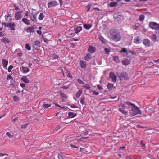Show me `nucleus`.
Here are the masks:
<instances>
[{
    "label": "nucleus",
    "mask_w": 159,
    "mask_h": 159,
    "mask_svg": "<svg viewBox=\"0 0 159 159\" xmlns=\"http://www.w3.org/2000/svg\"><path fill=\"white\" fill-rule=\"evenodd\" d=\"M124 103L128 106H125L124 104H120L119 106V111L125 115H127L128 113V111L125 110L126 107L130 109L129 113L132 116L138 114H141V111L139 108L134 104L128 101L125 102Z\"/></svg>",
    "instance_id": "1"
},
{
    "label": "nucleus",
    "mask_w": 159,
    "mask_h": 159,
    "mask_svg": "<svg viewBox=\"0 0 159 159\" xmlns=\"http://www.w3.org/2000/svg\"><path fill=\"white\" fill-rule=\"evenodd\" d=\"M108 36L110 39L115 42L119 41L121 39V36L119 32L113 29H110Z\"/></svg>",
    "instance_id": "2"
},
{
    "label": "nucleus",
    "mask_w": 159,
    "mask_h": 159,
    "mask_svg": "<svg viewBox=\"0 0 159 159\" xmlns=\"http://www.w3.org/2000/svg\"><path fill=\"white\" fill-rule=\"evenodd\" d=\"M77 80L79 84H82V85H81L82 87H84L86 89L89 90V91H90L91 87L88 84H85V83L83 82L81 79L79 78L77 79Z\"/></svg>",
    "instance_id": "3"
},
{
    "label": "nucleus",
    "mask_w": 159,
    "mask_h": 159,
    "mask_svg": "<svg viewBox=\"0 0 159 159\" xmlns=\"http://www.w3.org/2000/svg\"><path fill=\"white\" fill-rule=\"evenodd\" d=\"M130 78L127 73L125 72H122L120 76V80L121 81L125 80H128Z\"/></svg>",
    "instance_id": "4"
},
{
    "label": "nucleus",
    "mask_w": 159,
    "mask_h": 159,
    "mask_svg": "<svg viewBox=\"0 0 159 159\" xmlns=\"http://www.w3.org/2000/svg\"><path fill=\"white\" fill-rule=\"evenodd\" d=\"M79 131L81 135H87L88 134V132L85 128L82 126L80 127L79 128Z\"/></svg>",
    "instance_id": "5"
},
{
    "label": "nucleus",
    "mask_w": 159,
    "mask_h": 159,
    "mask_svg": "<svg viewBox=\"0 0 159 159\" xmlns=\"http://www.w3.org/2000/svg\"><path fill=\"white\" fill-rule=\"evenodd\" d=\"M150 27L152 29L156 30L159 29V24L154 22H151L149 24Z\"/></svg>",
    "instance_id": "6"
},
{
    "label": "nucleus",
    "mask_w": 159,
    "mask_h": 159,
    "mask_svg": "<svg viewBox=\"0 0 159 159\" xmlns=\"http://www.w3.org/2000/svg\"><path fill=\"white\" fill-rule=\"evenodd\" d=\"M109 77L111 79L113 82H115L116 81L117 76L113 72H111L110 73Z\"/></svg>",
    "instance_id": "7"
},
{
    "label": "nucleus",
    "mask_w": 159,
    "mask_h": 159,
    "mask_svg": "<svg viewBox=\"0 0 159 159\" xmlns=\"http://www.w3.org/2000/svg\"><path fill=\"white\" fill-rule=\"evenodd\" d=\"M143 44L146 47H149L151 45V42L148 39H144L143 42Z\"/></svg>",
    "instance_id": "8"
},
{
    "label": "nucleus",
    "mask_w": 159,
    "mask_h": 159,
    "mask_svg": "<svg viewBox=\"0 0 159 159\" xmlns=\"http://www.w3.org/2000/svg\"><path fill=\"white\" fill-rule=\"evenodd\" d=\"M15 26V25L14 23L13 22L7 23L5 25L6 27H9L11 30H15L14 27Z\"/></svg>",
    "instance_id": "9"
},
{
    "label": "nucleus",
    "mask_w": 159,
    "mask_h": 159,
    "mask_svg": "<svg viewBox=\"0 0 159 159\" xmlns=\"http://www.w3.org/2000/svg\"><path fill=\"white\" fill-rule=\"evenodd\" d=\"M40 42L38 41H35L33 43V47L36 50H39L40 49Z\"/></svg>",
    "instance_id": "10"
},
{
    "label": "nucleus",
    "mask_w": 159,
    "mask_h": 159,
    "mask_svg": "<svg viewBox=\"0 0 159 159\" xmlns=\"http://www.w3.org/2000/svg\"><path fill=\"white\" fill-rule=\"evenodd\" d=\"M21 12L17 11L15 14V17L16 20H18L21 19L22 17V15L21 14Z\"/></svg>",
    "instance_id": "11"
},
{
    "label": "nucleus",
    "mask_w": 159,
    "mask_h": 159,
    "mask_svg": "<svg viewBox=\"0 0 159 159\" xmlns=\"http://www.w3.org/2000/svg\"><path fill=\"white\" fill-rule=\"evenodd\" d=\"M87 51L90 53H94L96 51V49L94 47L91 45H89Z\"/></svg>",
    "instance_id": "12"
},
{
    "label": "nucleus",
    "mask_w": 159,
    "mask_h": 159,
    "mask_svg": "<svg viewBox=\"0 0 159 159\" xmlns=\"http://www.w3.org/2000/svg\"><path fill=\"white\" fill-rule=\"evenodd\" d=\"M57 5V2L56 1H51L48 4V8L54 7Z\"/></svg>",
    "instance_id": "13"
},
{
    "label": "nucleus",
    "mask_w": 159,
    "mask_h": 159,
    "mask_svg": "<svg viewBox=\"0 0 159 159\" xmlns=\"http://www.w3.org/2000/svg\"><path fill=\"white\" fill-rule=\"evenodd\" d=\"M59 94H60V97H61V98L62 100V102L64 101L65 99H66L67 98V96L64 93L62 92L61 91L59 92Z\"/></svg>",
    "instance_id": "14"
},
{
    "label": "nucleus",
    "mask_w": 159,
    "mask_h": 159,
    "mask_svg": "<svg viewBox=\"0 0 159 159\" xmlns=\"http://www.w3.org/2000/svg\"><path fill=\"white\" fill-rule=\"evenodd\" d=\"M1 41L5 44H8L10 42V40L8 38L6 37H2L1 40Z\"/></svg>",
    "instance_id": "15"
},
{
    "label": "nucleus",
    "mask_w": 159,
    "mask_h": 159,
    "mask_svg": "<svg viewBox=\"0 0 159 159\" xmlns=\"http://www.w3.org/2000/svg\"><path fill=\"white\" fill-rule=\"evenodd\" d=\"M134 42L136 44H138L141 43V39L140 37L137 36L135 37L134 39Z\"/></svg>",
    "instance_id": "16"
},
{
    "label": "nucleus",
    "mask_w": 159,
    "mask_h": 159,
    "mask_svg": "<svg viewBox=\"0 0 159 159\" xmlns=\"http://www.w3.org/2000/svg\"><path fill=\"white\" fill-rule=\"evenodd\" d=\"M8 61L4 59H2V64L3 68L5 69H7V67L8 64Z\"/></svg>",
    "instance_id": "17"
},
{
    "label": "nucleus",
    "mask_w": 159,
    "mask_h": 159,
    "mask_svg": "<svg viewBox=\"0 0 159 159\" xmlns=\"http://www.w3.org/2000/svg\"><path fill=\"white\" fill-rule=\"evenodd\" d=\"M21 80L25 83L28 84L29 82V80L26 76H23L20 78Z\"/></svg>",
    "instance_id": "18"
},
{
    "label": "nucleus",
    "mask_w": 159,
    "mask_h": 159,
    "mask_svg": "<svg viewBox=\"0 0 159 159\" xmlns=\"http://www.w3.org/2000/svg\"><path fill=\"white\" fill-rule=\"evenodd\" d=\"M82 30L81 26H77L74 28V30L76 34L79 33Z\"/></svg>",
    "instance_id": "19"
},
{
    "label": "nucleus",
    "mask_w": 159,
    "mask_h": 159,
    "mask_svg": "<svg viewBox=\"0 0 159 159\" xmlns=\"http://www.w3.org/2000/svg\"><path fill=\"white\" fill-rule=\"evenodd\" d=\"M107 88L109 90H111L114 89L115 87L113 84L108 83L107 85Z\"/></svg>",
    "instance_id": "20"
},
{
    "label": "nucleus",
    "mask_w": 159,
    "mask_h": 159,
    "mask_svg": "<svg viewBox=\"0 0 159 159\" xmlns=\"http://www.w3.org/2000/svg\"><path fill=\"white\" fill-rule=\"evenodd\" d=\"M11 14L8 13L6 15L5 17L6 20L7 22H10L11 20Z\"/></svg>",
    "instance_id": "21"
},
{
    "label": "nucleus",
    "mask_w": 159,
    "mask_h": 159,
    "mask_svg": "<svg viewBox=\"0 0 159 159\" xmlns=\"http://www.w3.org/2000/svg\"><path fill=\"white\" fill-rule=\"evenodd\" d=\"M21 68L22 69V72L23 73H27L30 71V69L27 67L22 66Z\"/></svg>",
    "instance_id": "22"
},
{
    "label": "nucleus",
    "mask_w": 159,
    "mask_h": 159,
    "mask_svg": "<svg viewBox=\"0 0 159 159\" xmlns=\"http://www.w3.org/2000/svg\"><path fill=\"white\" fill-rule=\"evenodd\" d=\"M92 58V56L90 53H87L84 57V60L87 61H89Z\"/></svg>",
    "instance_id": "23"
},
{
    "label": "nucleus",
    "mask_w": 159,
    "mask_h": 159,
    "mask_svg": "<svg viewBox=\"0 0 159 159\" xmlns=\"http://www.w3.org/2000/svg\"><path fill=\"white\" fill-rule=\"evenodd\" d=\"M123 64L125 65H128L130 63V61L128 59H125L122 61Z\"/></svg>",
    "instance_id": "24"
},
{
    "label": "nucleus",
    "mask_w": 159,
    "mask_h": 159,
    "mask_svg": "<svg viewBox=\"0 0 159 159\" xmlns=\"http://www.w3.org/2000/svg\"><path fill=\"white\" fill-rule=\"evenodd\" d=\"M34 28L33 27H29L26 30L27 32L31 33L34 31Z\"/></svg>",
    "instance_id": "25"
},
{
    "label": "nucleus",
    "mask_w": 159,
    "mask_h": 159,
    "mask_svg": "<svg viewBox=\"0 0 159 159\" xmlns=\"http://www.w3.org/2000/svg\"><path fill=\"white\" fill-rule=\"evenodd\" d=\"M82 90L81 89L79 90L76 93L75 96L77 98H78L82 94Z\"/></svg>",
    "instance_id": "26"
},
{
    "label": "nucleus",
    "mask_w": 159,
    "mask_h": 159,
    "mask_svg": "<svg viewBox=\"0 0 159 159\" xmlns=\"http://www.w3.org/2000/svg\"><path fill=\"white\" fill-rule=\"evenodd\" d=\"M30 19L33 21H35L36 20V16L34 14L32 13L30 15Z\"/></svg>",
    "instance_id": "27"
},
{
    "label": "nucleus",
    "mask_w": 159,
    "mask_h": 159,
    "mask_svg": "<svg viewBox=\"0 0 159 159\" xmlns=\"http://www.w3.org/2000/svg\"><path fill=\"white\" fill-rule=\"evenodd\" d=\"M117 4L118 3L117 2H112L109 3V5L111 7H113L116 6Z\"/></svg>",
    "instance_id": "28"
},
{
    "label": "nucleus",
    "mask_w": 159,
    "mask_h": 159,
    "mask_svg": "<svg viewBox=\"0 0 159 159\" xmlns=\"http://www.w3.org/2000/svg\"><path fill=\"white\" fill-rule=\"evenodd\" d=\"M84 28L87 30L89 29L92 27V25L90 24H83Z\"/></svg>",
    "instance_id": "29"
},
{
    "label": "nucleus",
    "mask_w": 159,
    "mask_h": 159,
    "mask_svg": "<svg viewBox=\"0 0 159 159\" xmlns=\"http://www.w3.org/2000/svg\"><path fill=\"white\" fill-rule=\"evenodd\" d=\"M76 116V114L71 112H69L68 113L69 116L71 118H72Z\"/></svg>",
    "instance_id": "30"
},
{
    "label": "nucleus",
    "mask_w": 159,
    "mask_h": 159,
    "mask_svg": "<svg viewBox=\"0 0 159 159\" xmlns=\"http://www.w3.org/2000/svg\"><path fill=\"white\" fill-rule=\"evenodd\" d=\"M51 106V105L48 104H45V102L42 105V107L44 109L48 108Z\"/></svg>",
    "instance_id": "31"
},
{
    "label": "nucleus",
    "mask_w": 159,
    "mask_h": 159,
    "mask_svg": "<svg viewBox=\"0 0 159 159\" xmlns=\"http://www.w3.org/2000/svg\"><path fill=\"white\" fill-rule=\"evenodd\" d=\"M22 21L25 23V24H26L27 25H29L30 23L29 22V20L27 19L26 18H23L22 19Z\"/></svg>",
    "instance_id": "32"
},
{
    "label": "nucleus",
    "mask_w": 159,
    "mask_h": 159,
    "mask_svg": "<svg viewBox=\"0 0 159 159\" xmlns=\"http://www.w3.org/2000/svg\"><path fill=\"white\" fill-rule=\"evenodd\" d=\"M80 66L82 68H84L86 67V65L85 62H84L82 61H80Z\"/></svg>",
    "instance_id": "33"
},
{
    "label": "nucleus",
    "mask_w": 159,
    "mask_h": 159,
    "mask_svg": "<svg viewBox=\"0 0 159 159\" xmlns=\"http://www.w3.org/2000/svg\"><path fill=\"white\" fill-rule=\"evenodd\" d=\"M151 38L152 40L154 41H157V37L156 35L153 34H152L151 36Z\"/></svg>",
    "instance_id": "34"
},
{
    "label": "nucleus",
    "mask_w": 159,
    "mask_h": 159,
    "mask_svg": "<svg viewBox=\"0 0 159 159\" xmlns=\"http://www.w3.org/2000/svg\"><path fill=\"white\" fill-rule=\"evenodd\" d=\"M100 40L104 43H106L107 42V40L102 36H100Z\"/></svg>",
    "instance_id": "35"
},
{
    "label": "nucleus",
    "mask_w": 159,
    "mask_h": 159,
    "mask_svg": "<svg viewBox=\"0 0 159 159\" xmlns=\"http://www.w3.org/2000/svg\"><path fill=\"white\" fill-rule=\"evenodd\" d=\"M29 124V123H26L22 125L20 127V128L22 129H25L28 126Z\"/></svg>",
    "instance_id": "36"
},
{
    "label": "nucleus",
    "mask_w": 159,
    "mask_h": 159,
    "mask_svg": "<svg viewBox=\"0 0 159 159\" xmlns=\"http://www.w3.org/2000/svg\"><path fill=\"white\" fill-rule=\"evenodd\" d=\"M113 60L114 61L117 63L119 62H120V60L118 56H114L113 57Z\"/></svg>",
    "instance_id": "37"
},
{
    "label": "nucleus",
    "mask_w": 159,
    "mask_h": 159,
    "mask_svg": "<svg viewBox=\"0 0 159 159\" xmlns=\"http://www.w3.org/2000/svg\"><path fill=\"white\" fill-rule=\"evenodd\" d=\"M44 17L43 14L42 13H41L39 16L38 19L39 20H42L43 19Z\"/></svg>",
    "instance_id": "38"
},
{
    "label": "nucleus",
    "mask_w": 159,
    "mask_h": 159,
    "mask_svg": "<svg viewBox=\"0 0 159 159\" xmlns=\"http://www.w3.org/2000/svg\"><path fill=\"white\" fill-rule=\"evenodd\" d=\"M145 18V16L143 15H141L139 16V20L140 21H143Z\"/></svg>",
    "instance_id": "39"
},
{
    "label": "nucleus",
    "mask_w": 159,
    "mask_h": 159,
    "mask_svg": "<svg viewBox=\"0 0 159 159\" xmlns=\"http://www.w3.org/2000/svg\"><path fill=\"white\" fill-rule=\"evenodd\" d=\"M13 99L15 102H18L19 101V97L16 96H14L13 97Z\"/></svg>",
    "instance_id": "40"
},
{
    "label": "nucleus",
    "mask_w": 159,
    "mask_h": 159,
    "mask_svg": "<svg viewBox=\"0 0 159 159\" xmlns=\"http://www.w3.org/2000/svg\"><path fill=\"white\" fill-rule=\"evenodd\" d=\"M71 108H78V107L77 106L76 104H72L70 105Z\"/></svg>",
    "instance_id": "41"
},
{
    "label": "nucleus",
    "mask_w": 159,
    "mask_h": 159,
    "mask_svg": "<svg viewBox=\"0 0 159 159\" xmlns=\"http://www.w3.org/2000/svg\"><path fill=\"white\" fill-rule=\"evenodd\" d=\"M6 134L10 138H12L13 137V136L11 135L9 132L6 133Z\"/></svg>",
    "instance_id": "42"
},
{
    "label": "nucleus",
    "mask_w": 159,
    "mask_h": 159,
    "mask_svg": "<svg viewBox=\"0 0 159 159\" xmlns=\"http://www.w3.org/2000/svg\"><path fill=\"white\" fill-rule=\"evenodd\" d=\"M13 66L12 65H10L8 68V71L10 72L12 69L13 68Z\"/></svg>",
    "instance_id": "43"
},
{
    "label": "nucleus",
    "mask_w": 159,
    "mask_h": 159,
    "mask_svg": "<svg viewBox=\"0 0 159 159\" xmlns=\"http://www.w3.org/2000/svg\"><path fill=\"white\" fill-rule=\"evenodd\" d=\"M70 84L68 85H67V86H63L62 87V88L63 89H67L70 86Z\"/></svg>",
    "instance_id": "44"
},
{
    "label": "nucleus",
    "mask_w": 159,
    "mask_h": 159,
    "mask_svg": "<svg viewBox=\"0 0 159 159\" xmlns=\"http://www.w3.org/2000/svg\"><path fill=\"white\" fill-rule=\"evenodd\" d=\"M120 53L124 52L126 53L127 52V49L125 48H124L120 51Z\"/></svg>",
    "instance_id": "45"
},
{
    "label": "nucleus",
    "mask_w": 159,
    "mask_h": 159,
    "mask_svg": "<svg viewBox=\"0 0 159 159\" xmlns=\"http://www.w3.org/2000/svg\"><path fill=\"white\" fill-rule=\"evenodd\" d=\"M104 50H105V52H106V53L107 54L109 53L110 52V50L108 48H105L104 49Z\"/></svg>",
    "instance_id": "46"
},
{
    "label": "nucleus",
    "mask_w": 159,
    "mask_h": 159,
    "mask_svg": "<svg viewBox=\"0 0 159 159\" xmlns=\"http://www.w3.org/2000/svg\"><path fill=\"white\" fill-rule=\"evenodd\" d=\"M25 48L28 50H30L31 49V48L28 44H26L25 45Z\"/></svg>",
    "instance_id": "47"
},
{
    "label": "nucleus",
    "mask_w": 159,
    "mask_h": 159,
    "mask_svg": "<svg viewBox=\"0 0 159 159\" xmlns=\"http://www.w3.org/2000/svg\"><path fill=\"white\" fill-rule=\"evenodd\" d=\"M92 92L93 93V94L95 95H98L99 94L98 92H96L94 90L92 91Z\"/></svg>",
    "instance_id": "48"
},
{
    "label": "nucleus",
    "mask_w": 159,
    "mask_h": 159,
    "mask_svg": "<svg viewBox=\"0 0 159 159\" xmlns=\"http://www.w3.org/2000/svg\"><path fill=\"white\" fill-rule=\"evenodd\" d=\"M12 79V77L10 75H7L6 78L7 80H8Z\"/></svg>",
    "instance_id": "49"
},
{
    "label": "nucleus",
    "mask_w": 159,
    "mask_h": 159,
    "mask_svg": "<svg viewBox=\"0 0 159 159\" xmlns=\"http://www.w3.org/2000/svg\"><path fill=\"white\" fill-rule=\"evenodd\" d=\"M84 97H83V98H82L80 100V102L82 105H83V104H84Z\"/></svg>",
    "instance_id": "50"
},
{
    "label": "nucleus",
    "mask_w": 159,
    "mask_h": 159,
    "mask_svg": "<svg viewBox=\"0 0 159 159\" xmlns=\"http://www.w3.org/2000/svg\"><path fill=\"white\" fill-rule=\"evenodd\" d=\"M56 107H60L61 108H65L64 107H61L57 103H54Z\"/></svg>",
    "instance_id": "51"
},
{
    "label": "nucleus",
    "mask_w": 159,
    "mask_h": 159,
    "mask_svg": "<svg viewBox=\"0 0 159 159\" xmlns=\"http://www.w3.org/2000/svg\"><path fill=\"white\" fill-rule=\"evenodd\" d=\"M67 76L70 78H72V77L70 73L69 72H67Z\"/></svg>",
    "instance_id": "52"
},
{
    "label": "nucleus",
    "mask_w": 159,
    "mask_h": 159,
    "mask_svg": "<svg viewBox=\"0 0 159 159\" xmlns=\"http://www.w3.org/2000/svg\"><path fill=\"white\" fill-rule=\"evenodd\" d=\"M20 85L21 87L23 88L25 87L26 85L25 83H20Z\"/></svg>",
    "instance_id": "53"
},
{
    "label": "nucleus",
    "mask_w": 159,
    "mask_h": 159,
    "mask_svg": "<svg viewBox=\"0 0 159 159\" xmlns=\"http://www.w3.org/2000/svg\"><path fill=\"white\" fill-rule=\"evenodd\" d=\"M125 146L122 147L120 148L119 150H125Z\"/></svg>",
    "instance_id": "54"
},
{
    "label": "nucleus",
    "mask_w": 159,
    "mask_h": 159,
    "mask_svg": "<svg viewBox=\"0 0 159 159\" xmlns=\"http://www.w3.org/2000/svg\"><path fill=\"white\" fill-rule=\"evenodd\" d=\"M58 157L59 159H63L62 156L60 154H58Z\"/></svg>",
    "instance_id": "55"
},
{
    "label": "nucleus",
    "mask_w": 159,
    "mask_h": 159,
    "mask_svg": "<svg viewBox=\"0 0 159 159\" xmlns=\"http://www.w3.org/2000/svg\"><path fill=\"white\" fill-rule=\"evenodd\" d=\"M59 58V57L57 55H55L53 56V59H58Z\"/></svg>",
    "instance_id": "56"
},
{
    "label": "nucleus",
    "mask_w": 159,
    "mask_h": 159,
    "mask_svg": "<svg viewBox=\"0 0 159 159\" xmlns=\"http://www.w3.org/2000/svg\"><path fill=\"white\" fill-rule=\"evenodd\" d=\"M18 117H14L13 116L12 117V119L14 121H16L17 120Z\"/></svg>",
    "instance_id": "57"
},
{
    "label": "nucleus",
    "mask_w": 159,
    "mask_h": 159,
    "mask_svg": "<svg viewBox=\"0 0 159 159\" xmlns=\"http://www.w3.org/2000/svg\"><path fill=\"white\" fill-rule=\"evenodd\" d=\"M60 126L58 125H57L56 127L55 128V130H59L60 129Z\"/></svg>",
    "instance_id": "58"
},
{
    "label": "nucleus",
    "mask_w": 159,
    "mask_h": 159,
    "mask_svg": "<svg viewBox=\"0 0 159 159\" xmlns=\"http://www.w3.org/2000/svg\"><path fill=\"white\" fill-rule=\"evenodd\" d=\"M15 9V10H17L19 9V8L16 5H14Z\"/></svg>",
    "instance_id": "59"
},
{
    "label": "nucleus",
    "mask_w": 159,
    "mask_h": 159,
    "mask_svg": "<svg viewBox=\"0 0 159 159\" xmlns=\"http://www.w3.org/2000/svg\"><path fill=\"white\" fill-rule=\"evenodd\" d=\"M36 32L39 35H40L41 34V32L40 31L37 30Z\"/></svg>",
    "instance_id": "60"
},
{
    "label": "nucleus",
    "mask_w": 159,
    "mask_h": 159,
    "mask_svg": "<svg viewBox=\"0 0 159 159\" xmlns=\"http://www.w3.org/2000/svg\"><path fill=\"white\" fill-rule=\"evenodd\" d=\"M72 39L73 41H78L79 40V39H75L74 38H73Z\"/></svg>",
    "instance_id": "61"
},
{
    "label": "nucleus",
    "mask_w": 159,
    "mask_h": 159,
    "mask_svg": "<svg viewBox=\"0 0 159 159\" xmlns=\"http://www.w3.org/2000/svg\"><path fill=\"white\" fill-rule=\"evenodd\" d=\"M28 67L29 68H31V66H32V64L30 62L28 65Z\"/></svg>",
    "instance_id": "62"
},
{
    "label": "nucleus",
    "mask_w": 159,
    "mask_h": 159,
    "mask_svg": "<svg viewBox=\"0 0 159 159\" xmlns=\"http://www.w3.org/2000/svg\"><path fill=\"white\" fill-rule=\"evenodd\" d=\"M17 55L19 56V57H21L22 56V53H19L17 54Z\"/></svg>",
    "instance_id": "63"
},
{
    "label": "nucleus",
    "mask_w": 159,
    "mask_h": 159,
    "mask_svg": "<svg viewBox=\"0 0 159 159\" xmlns=\"http://www.w3.org/2000/svg\"><path fill=\"white\" fill-rule=\"evenodd\" d=\"M126 159H131V158L129 156H126Z\"/></svg>",
    "instance_id": "64"
}]
</instances>
